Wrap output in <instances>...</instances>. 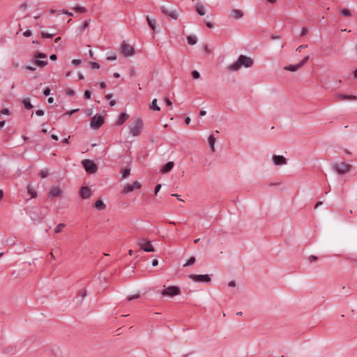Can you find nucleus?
I'll return each mask as SVG.
<instances>
[{
	"mask_svg": "<svg viewBox=\"0 0 357 357\" xmlns=\"http://www.w3.org/2000/svg\"><path fill=\"white\" fill-rule=\"evenodd\" d=\"M91 194V190L89 187L84 186L80 189V196L82 199H89Z\"/></svg>",
	"mask_w": 357,
	"mask_h": 357,
	"instance_id": "nucleus-18",
	"label": "nucleus"
},
{
	"mask_svg": "<svg viewBox=\"0 0 357 357\" xmlns=\"http://www.w3.org/2000/svg\"><path fill=\"white\" fill-rule=\"evenodd\" d=\"M161 12L167 15L172 20H177L178 15L176 10H169L165 6H161L160 7Z\"/></svg>",
	"mask_w": 357,
	"mask_h": 357,
	"instance_id": "nucleus-12",
	"label": "nucleus"
},
{
	"mask_svg": "<svg viewBox=\"0 0 357 357\" xmlns=\"http://www.w3.org/2000/svg\"><path fill=\"white\" fill-rule=\"evenodd\" d=\"M104 123V118L101 115H95L91 121V126L98 129Z\"/></svg>",
	"mask_w": 357,
	"mask_h": 357,
	"instance_id": "nucleus-10",
	"label": "nucleus"
},
{
	"mask_svg": "<svg viewBox=\"0 0 357 357\" xmlns=\"http://www.w3.org/2000/svg\"><path fill=\"white\" fill-rule=\"evenodd\" d=\"M79 110V109H75L70 111H68L66 114L67 115H72L73 114L77 112Z\"/></svg>",
	"mask_w": 357,
	"mask_h": 357,
	"instance_id": "nucleus-55",
	"label": "nucleus"
},
{
	"mask_svg": "<svg viewBox=\"0 0 357 357\" xmlns=\"http://www.w3.org/2000/svg\"><path fill=\"white\" fill-rule=\"evenodd\" d=\"M66 227V225L63 223L59 224L54 229V232L56 234L61 232L62 229Z\"/></svg>",
	"mask_w": 357,
	"mask_h": 357,
	"instance_id": "nucleus-32",
	"label": "nucleus"
},
{
	"mask_svg": "<svg viewBox=\"0 0 357 357\" xmlns=\"http://www.w3.org/2000/svg\"><path fill=\"white\" fill-rule=\"evenodd\" d=\"M73 10H75L76 12H78V13H83L86 12V8H84L83 6H75L73 8Z\"/></svg>",
	"mask_w": 357,
	"mask_h": 357,
	"instance_id": "nucleus-35",
	"label": "nucleus"
},
{
	"mask_svg": "<svg viewBox=\"0 0 357 357\" xmlns=\"http://www.w3.org/2000/svg\"><path fill=\"white\" fill-rule=\"evenodd\" d=\"M162 187V185L161 184H157L155 187V190H154V195H157L158 192L160 191V188Z\"/></svg>",
	"mask_w": 357,
	"mask_h": 357,
	"instance_id": "nucleus-44",
	"label": "nucleus"
},
{
	"mask_svg": "<svg viewBox=\"0 0 357 357\" xmlns=\"http://www.w3.org/2000/svg\"><path fill=\"white\" fill-rule=\"evenodd\" d=\"M121 173H122V178L123 179V178H127L130 175V170L128 168H125V169H122Z\"/></svg>",
	"mask_w": 357,
	"mask_h": 357,
	"instance_id": "nucleus-34",
	"label": "nucleus"
},
{
	"mask_svg": "<svg viewBox=\"0 0 357 357\" xmlns=\"http://www.w3.org/2000/svg\"><path fill=\"white\" fill-rule=\"evenodd\" d=\"M215 143V137L213 135H211L208 137V144H209V146H210V148H211V150L212 152L215 151V147H214Z\"/></svg>",
	"mask_w": 357,
	"mask_h": 357,
	"instance_id": "nucleus-25",
	"label": "nucleus"
},
{
	"mask_svg": "<svg viewBox=\"0 0 357 357\" xmlns=\"http://www.w3.org/2000/svg\"><path fill=\"white\" fill-rule=\"evenodd\" d=\"M66 93L68 96H73L75 95V91H74V90H73L71 89H68L66 90Z\"/></svg>",
	"mask_w": 357,
	"mask_h": 357,
	"instance_id": "nucleus-48",
	"label": "nucleus"
},
{
	"mask_svg": "<svg viewBox=\"0 0 357 357\" xmlns=\"http://www.w3.org/2000/svg\"><path fill=\"white\" fill-rule=\"evenodd\" d=\"M322 204H323V202L321 201L317 202L314 206V209H316L317 208H318L319 206H321Z\"/></svg>",
	"mask_w": 357,
	"mask_h": 357,
	"instance_id": "nucleus-63",
	"label": "nucleus"
},
{
	"mask_svg": "<svg viewBox=\"0 0 357 357\" xmlns=\"http://www.w3.org/2000/svg\"><path fill=\"white\" fill-rule=\"evenodd\" d=\"M24 107L26 109H31L33 108V105L31 103V100L29 98H24L22 100V101Z\"/></svg>",
	"mask_w": 357,
	"mask_h": 357,
	"instance_id": "nucleus-27",
	"label": "nucleus"
},
{
	"mask_svg": "<svg viewBox=\"0 0 357 357\" xmlns=\"http://www.w3.org/2000/svg\"><path fill=\"white\" fill-rule=\"evenodd\" d=\"M107 59L109 61H114L116 59V56L115 54H114L112 56H109L107 58Z\"/></svg>",
	"mask_w": 357,
	"mask_h": 357,
	"instance_id": "nucleus-56",
	"label": "nucleus"
},
{
	"mask_svg": "<svg viewBox=\"0 0 357 357\" xmlns=\"http://www.w3.org/2000/svg\"><path fill=\"white\" fill-rule=\"evenodd\" d=\"M51 139L55 141L59 140V137L56 135L52 134L51 135Z\"/></svg>",
	"mask_w": 357,
	"mask_h": 357,
	"instance_id": "nucleus-62",
	"label": "nucleus"
},
{
	"mask_svg": "<svg viewBox=\"0 0 357 357\" xmlns=\"http://www.w3.org/2000/svg\"><path fill=\"white\" fill-rule=\"evenodd\" d=\"M339 100H356L357 96L352 95H347L344 93H338L336 96Z\"/></svg>",
	"mask_w": 357,
	"mask_h": 357,
	"instance_id": "nucleus-19",
	"label": "nucleus"
},
{
	"mask_svg": "<svg viewBox=\"0 0 357 357\" xmlns=\"http://www.w3.org/2000/svg\"><path fill=\"white\" fill-rule=\"evenodd\" d=\"M23 68L25 69L26 70H29V71H35L36 70V67L31 66H23Z\"/></svg>",
	"mask_w": 357,
	"mask_h": 357,
	"instance_id": "nucleus-42",
	"label": "nucleus"
},
{
	"mask_svg": "<svg viewBox=\"0 0 357 357\" xmlns=\"http://www.w3.org/2000/svg\"><path fill=\"white\" fill-rule=\"evenodd\" d=\"M307 31H308V30H307V29L306 27L302 28L301 33L300 36H305V35H307Z\"/></svg>",
	"mask_w": 357,
	"mask_h": 357,
	"instance_id": "nucleus-46",
	"label": "nucleus"
},
{
	"mask_svg": "<svg viewBox=\"0 0 357 357\" xmlns=\"http://www.w3.org/2000/svg\"><path fill=\"white\" fill-rule=\"evenodd\" d=\"M87 292L84 289H82L79 290L77 293V297L75 298L76 299V303L77 305H80L82 303L83 299L86 296Z\"/></svg>",
	"mask_w": 357,
	"mask_h": 357,
	"instance_id": "nucleus-16",
	"label": "nucleus"
},
{
	"mask_svg": "<svg viewBox=\"0 0 357 357\" xmlns=\"http://www.w3.org/2000/svg\"><path fill=\"white\" fill-rule=\"evenodd\" d=\"M49 174V172L47 169H42L39 172V175L42 178H46Z\"/></svg>",
	"mask_w": 357,
	"mask_h": 357,
	"instance_id": "nucleus-38",
	"label": "nucleus"
},
{
	"mask_svg": "<svg viewBox=\"0 0 357 357\" xmlns=\"http://www.w3.org/2000/svg\"><path fill=\"white\" fill-rule=\"evenodd\" d=\"M146 21L149 27L153 31H155L156 29V20L154 19H151L149 16H146Z\"/></svg>",
	"mask_w": 357,
	"mask_h": 357,
	"instance_id": "nucleus-22",
	"label": "nucleus"
},
{
	"mask_svg": "<svg viewBox=\"0 0 357 357\" xmlns=\"http://www.w3.org/2000/svg\"><path fill=\"white\" fill-rule=\"evenodd\" d=\"M50 59L52 61H55V60H56V59H57V56H56V54H51V55H50Z\"/></svg>",
	"mask_w": 357,
	"mask_h": 357,
	"instance_id": "nucleus-59",
	"label": "nucleus"
},
{
	"mask_svg": "<svg viewBox=\"0 0 357 357\" xmlns=\"http://www.w3.org/2000/svg\"><path fill=\"white\" fill-rule=\"evenodd\" d=\"M0 113L3 114H9V110L8 109H3L1 110Z\"/></svg>",
	"mask_w": 357,
	"mask_h": 357,
	"instance_id": "nucleus-57",
	"label": "nucleus"
},
{
	"mask_svg": "<svg viewBox=\"0 0 357 357\" xmlns=\"http://www.w3.org/2000/svg\"><path fill=\"white\" fill-rule=\"evenodd\" d=\"M139 297H140L139 294H135V295H133V296H128V297L127 298V301H132V300L137 299V298H139Z\"/></svg>",
	"mask_w": 357,
	"mask_h": 357,
	"instance_id": "nucleus-41",
	"label": "nucleus"
},
{
	"mask_svg": "<svg viewBox=\"0 0 357 357\" xmlns=\"http://www.w3.org/2000/svg\"><path fill=\"white\" fill-rule=\"evenodd\" d=\"M206 25L207 27L211 28V29L213 27V24L211 22H206Z\"/></svg>",
	"mask_w": 357,
	"mask_h": 357,
	"instance_id": "nucleus-61",
	"label": "nucleus"
},
{
	"mask_svg": "<svg viewBox=\"0 0 357 357\" xmlns=\"http://www.w3.org/2000/svg\"><path fill=\"white\" fill-rule=\"evenodd\" d=\"M195 262V257H191L188 261L183 265V267L190 266Z\"/></svg>",
	"mask_w": 357,
	"mask_h": 357,
	"instance_id": "nucleus-37",
	"label": "nucleus"
},
{
	"mask_svg": "<svg viewBox=\"0 0 357 357\" xmlns=\"http://www.w3.org/2000/svg\"><path fill=\"white\" fill-rule=\"evenodd\" d=\"M82 165L84 167L86 172L93 174L97 172L98 167L96 164L89 159H84L82 161Z\"/></svg>",
	"mask_w": 357,
	"mask_h": 357,
	"instance_id": "nucleus-3",
	"label": "nucleus"
},
{
	"mask_svg": "<svg viewBox=\"0 0 357 357\" xmlns=\"http://www.w3.org/2000/svg\"><path fill=\"white\" fill-rule=\"evenodd\" d=\"M121 51L125 56H130L135 54L134 48L131 45L126 44L125 42H123L121 44Z\"/></svg>",
	"mask_w": 357,
	"mask_h": 357,
	"instance_id": "nucleus-11",
	"label": "nucleus"
},
{
	"mask_svg": "<svg viewBox=\"0 0 357 357\" xmlns=\"http://www.w3.org/2000/svg\"><path fill=\"white\" fill-rule=\"evenodd\" d=\"M34 215L35 216L31 217L32 220L40 222L47 215V211L45 208H40L38 211L34 212Z\"/></svg>",
	"mask_w": 357,
	"mask_h": 357,
	"instance_id": "nucleus-13",
	"label": "nucleus"
},
{
	"mask_svg": "<svg viewBox=\"0 0 357 357\" xmlns=\"http://www.w3.org/2000/svg\"><path fill=\"white\" fill-rule=\"evenodd\" d=\"M91 68L92 69H98V68H100V65L97 62H91Z\"/></svg>",
	"mask_w": 357,
	"mask_h": 357,
	"instance_id": "nucleus-43",
	"label": "nucleus"
},
{
	"mask_svg": "<svg viewBox=\"0 0 357 357\" xmlns=\"http://www.w3.org/2000/svg\"><path fill=\"white\" fill-rule=\"evenodd\" d=\"M143 128V121L141 119H136L133 123L130 126V133L132 136H138L140 135Z\"/></svg>",
	"mask_w": 357,
	"mask_h": 357,
	"instance_id": "nucleus-2",
	"label": "nucleus"
},
{
	"mask_svg": "<svg viewBox=\"0 0 357 357\" xmlns=\"http://www.w3.org/2000/svg\"><path fill=\"white\" fill-rule=\"evenodd\" d=\"M94 206L100 211L104 210L106 208L105 204L101 200H98L96 202Z\"/></svg>",
	"mask_w": 357,
	"mask_h": 357,
	"instance_id": "nucleus-28",
	"label": "nucleus"
},
{
	"mask_svg": "<svg viewBox=\"0 0 357 357\" xmlns=\"http://www.w3.org/2000/svg\"><path fill=\"white\" fill-rule=\"evenodd\" d=\"M306 47H307V45H301L297 47L296 51L301 52V50L306 48Z\"/></svg>",
	"mask_w": 357,
	"mask_h": 357,
	"instance_id": "nucleus-52",
	"label": "nucleus"
},
{
	"mask_svg": "<svg viewBox=\"0 0 357 357\" xmlns=\"http://www.w3.org/2000/svg\"><path fill=\"white\" fill-rule=\"evenodd\" d=\"M253 61L251 58L245 55H240L236 62L228 66L227 68L230 71H237L241 66L250 68L252 66Z\"/></svg>",
	"mask_w": 357,
	"mask_h": 357,
	"instance_id": "nucleus-1",
	"label": "nucleus"
},
{
	"mask_svg": "<svg viewBox=\"0 0 357 357\" xmlns=\"http://www.w3.org/2000/svg\"><path fill=\"white\" fill-rule=\"evenodd\" d=\"M180 293H181V291H180V288L178 287L171 286V287H169L163 289V291H162V295L172 297V296L180 294Z\"/></svg>",
	"mask_w": 357,
	"mask_h": 357,
	"instance_id": "nucleus-6",
	"label": "nucleus"
},
{
	"mask_svg": "<svg viewBox=\"0 0 357 357\" xmlns=\"http://www.w3.org/2000/svg\"><path fill=\"white\" fill-rule=\"evenodd\" d=\"M31 34H32V32L30 30H26V31H24L23 33V36L24 37H29L31 36Z\"/></svg>",
	"mask_w": 357,
	"mask_h": 357,
	"instance_id": "nucleus-50",
	"label": "nucleus"
},
{
	"mask_svg": "<svg viewBox=\"0 0 357 357\" xmlns=\"http://www.w3.org/2000/svg\"><path fill=\"white\" fill-rule=\"evenodd\" d=\"M50 89L49 87H46L43 91V94L45 96H48L50 94Z\"/></svg>",
	"mask_w": 357,
	"mask_h": 357,
	"instance_id": "nucleus-47",
	"label": "nucleus"
},
{
	"mask_svg": "<svg viewBox=\"0 0 357 357\" xmlns=\"http://www.w3.org/2000/svg\"><path fill=\"white\" fill-rule=\"evenodd\" d=\"M141 187H142V184L138 181H135L132 184L127 183L124 186V188L122 190V193L127 194L130 192L133 191L135 189H139V188H141Z\"/></svg>",
	"mask_w": 357,
	"mask_h": 357,
	"instance_id": "nucleus-14",
	"label": "nucleus"
},
{
	"mask_svg": "<svg viewBox=\"0 0 357 357\" xmlns=\"http://www.w3.org/2000/svg\"><path fill=\"white\" fill-rule=\"evenodd\" d=\"M63 195L62 190L57 185L52 186L48 193L49 198L61 197Z\"/></svg>",
	"mask_w": 357,
	"mask_h": 357,
	"instance_id": "nucleus-15",
	"label": "nucleus"
},
{
	"mask_svg": "<svg viewBox=\"0 0 357 357\" xmlns=\"http://www.w3.org/2000/svg\"><path fill=\"white\" fill-rule=\"evenodd\" d=\"M129 116L128 114H126V112H123V113H121L119 116V118L117 121V124L118 125H122L123 123H124L126 120L128 119Z\"/></svg>",
	"mask_w": 357,
	"mask_h": 357,
	"instance_id": "nucleus-24",
	"label": "nucleus"
},
{
	"mask_svg": "<svg viewBox=\"0 0 357 357\" xmlns=\"http://www.w3.org/2000/svg\"><path fill=\"white\" fill-rule=\"evenodd\" d=\"M56 35L55 33H48L45 31L41 32V36L44 38H51Z\"/></svg>",
	"mask_w": 357,
	"mask_h": 357,
	"instance_id": "nucleus-36",
	"label": "nucleus"
},
{
	"mask_svg": "<svg viewBox=\"0 0 357 357\" xmlns=\"http://www.w3.org/2000/svg\"><path fill=\"white\" fill-rule=\"evenodd\" d=\"M34 57L36 59H44L47 57V55L45 53L36 52L34 54ZM33 63L40 68H43L47 64V61L36 59Z\"/></svg>",
	"mask_w": 357,
	"mask_h": 357,
	"instance_id": "nucleus-9",
	"label": "nucleus"
},
{
	"mask_svg": "<svg viewBox=\"0 0 357 357\" xmlns=\"http://www.w3.org/2000/svg\"><path fill=\"white\" fill-rule=\"evenodd\" d=\"M82 63V61L80 59H73L72 61V63L75 66H79Z\"/></svg>",
	"mask_w": 357,
	"mask_h": 357,
	"instance_id": "nucleus-49",
	"label": "nucleus"
},
{
	"mask_svg": "<svg viewBox=\"0 0 357 357\" xmlns=\"http://www.w3.org/2000/svg\"><path fill=\"white\" fill-rule=\"evenodd\" d=\"M91 20L90 19H88V20H86L79 26V29L81 31H84L85 29H86L89 25V22H90Z\"/></svg>",
	"mask_w": 357,
	"mask_h": 357,
	"instance_id": "nucleus-33",
	"label": "nucleus"
},
{
	"mask_svg": "<svg viewBox=\"0 0 357 357\" xmlns=\"http://www.w3.org/2000/svg\"><path fill=\"white\" fill-rule=\"evenodd\" d=\"M187 41L189 45H193L197 43V38L195 36H189L187 37Z\"/></svg>",
	"mask_w": 357,
	"mask_h": 357,
	"instance_id": "nucleus-30",
	"label": "nucleus"
},
{
	"mask_svg": "<svg viewBox=\"0 0 357 357\" xmlns=\"http://www.w3.org/2000/svg\"><path fill=\"white\" fill-rule=\"evenodd\" d=\"M137 244L140 249L146 252H152L155 251L154 248L151 245V241H146L144 238H139Z\"/></svg>",
	"mask_w": 357,
	"mask_h": 357,
	"instance_id": "nucleus-4",
	"label": "nucleus"
},
{
	"mask_svg": "<svg viewBox=\"0 0 357 357\" xmlns=\"http://www.w3.org/2000/svg\"><path fill=\"white\" fill-rule=\"evenodd\" d=\"M60 13H63V14L67 15L68 16H73V13L71 12H69L68 10H61L59 11V14H60Z\"/></svg>",
	"mask_w": 357,
	"mask_h": 357,
	"instance_id": "nucleus-45",
	"label": "nucleus"
},
{
	"mask_svg": "<svg viewBox=\"0 0 357 357\" xmlns=\"http://www.w3.org/2000/svg\"><path fill=\"white\" fill-rule=\"evenodd\" d=\"M165 102L166 103L167 106H171L172 105L171 100L167 98H165Z\"/></svg>",
	"mask_w": 357,
	"mask_h": 357,
	"instance_id": "nucleus-54",
	"label": "nucleus"
},
{
	"mask_svg": "<svg viewBox=\"0 0 357 357\" xmlns=\"http://www.w3.org/2000/svg\"><path fill=\"white\" fill-rule=\"evenodd\" d=\"M309 56H306L298 63L296 65H289L288 66L284 67V69L291 72H295L300 68H301L303 65H305L309 60Z\"/></svg>",
	"mask_w": 357,
	"mask_h": 357,
	"instance_id": "nucleus-8",
	"label": "nucleus"
},
{
	"mask_svg": "<svg viewBox=\"0 0 357 357\" xmlns=\"http://www.w3.org/2000/svg\"><path fill=\"white\" fill-rule=\"evenodd\" d=\"M192 76L193 79H197L200 77V74L197 70H195L192 72Z\"/></svg>",
	"mask_w": 357,
	"mask_h": 357,
	"instance_id": "nucleus-39",
	"label": "nucleus"
},
{
	"mask_svg": "<svg viewBox=\"0 0 357 357\" xmlns=\"http://www.w3.org/2000/svg\"><path fill=\"white\" fill-rule=\"evenodd\" d=\"M27 192L31 195V198H35L37 197V192L34 188L29 184L27 186Z\"/></svg>",
	"mask_w": 357,
	"mask_h": 357,
	"instance_id": "nucleus-26",
	"label": "nucleus"
},
{
	"mask_svg": "<svg viewBox=\"0 0 357 357\" xmlns=\"http://www.w3.org/2000/svg\"><path fill=\"white\" fill-rule=\"evenodd\" d=\"M228 286L230 287H234L236 286V282L234 281H230L228 283Z\"/></svg>",
	"mask_w": 357,
	"mask_h": 357,
	"instance_id": "nucleus-60",
	"label": "nucleus"
},
{
	"mask_svg": "<svg viewBox=\"0 0 357 357\" xmlns=\"http://www.w3.org/2000/svg\"><path fill=\"white\" fill-rule=\"evenodd\" d=\"M231 15H232L233 18L238 20V19L241 18L243 16V13L241 10L233 9L231 10Z\"/></svg>",
	"mask_w": 357,
	"mask_h": 357,
	"instance_id": "nucleus-21",
	"label": "nucleus"
},
{
	"mask_svg": "<svg viewBox=\"0 0 357 357\" xmlns=\"http://www.w3.org/2000/svg\"><path fill=\"white\" fill-rule=\"evenodd\" d=\"M273 162L275 165H282L287 164V159L283 155H274Z\"/></svg>",
	"mask_w": 357,
	"mask_h": 357,
	"instance_id": "nucleus-17",
	"label": "nucleus"
},
{
	"mask_svg": "<svg viewBox=\"0 0 357 357\" xmlns=\"http://www.w3.org/2000/svg\"><path fill=\"white\" fill-rule=\"evenodd\" d=\"M351 165L344 162H337L333 165L334 170L338 174H343L349 172Z\"/></svg>",
	"mask_w": 357,
	"mask_h": 357,
	"instance_id": "nucleus-5",
	"label": "nucleus"
},
{
	"mask_svg": "<svg viewBox=\"0 0 357 357\" xmlns=\"http://www.w3.org/2000/svg\"><path fill=\"white\" fill-rule=\"evenodd\" d=\"M85 99H90L91 97V92L89 90H86L84 94Z\"/></svg>",
	"mask_w": 357,
	"mask_h": 357,
	"instance_id": "nucleus-40",
	"label": "nucleus"
},
{
	"mask_svg": "<svg viewBox=\"0 0 357 357\" xmlns=\"http://www.w3.org/2000/svg\"><path fill=\"white\" fill-rule=\"evenodd\" d=\"M189 278L192 279L193 281L197 282H206L208 283L211 282V277L209 275H195V274H190L189 275Z\"/></svg>",
	"mask_w": 357,
	"mask_h": 357,
	"instance_id": "nucleus-7",
	"label": "nucleus"
},
{
	"mask_svg": "<svg viewBox=\"0 0 357 357\" xmlns=\"http://www.w3.org/2000/svg\"><path fill=\"white\" fill-rule=\"evenodd\" d=\"M36 114L39 116H43L44 114V111L42 109H38L36 111Z\"/></svg>",
	"mask_w": 357,
	"mask_h": 357,
	"instance_id": "nucleus-53",
	"label": "nucleus"
},
{
	"mask_svg": "<svg viewBox=\"0 0 357 357\" xmlns=\"http://www.w3.org/2000/svg\"><path fill=\"white\" fill-rule=\"evenodd\" d=\"M150 109L153 111H159L160 108L157 105V99L154 98L151 105H150Z\"/></svg>",
	"mask_w": 357,
	"mask_h": 357,
	"instance_id": "nucleus-29",
	"label": "nucleus"
},
{
	"mask_svg": "<svg viewBox=\"0 0 357 357\" xmlns=\"http://www.w3.org/2000/svg\"><path fill=\"white\" fill-rule=\"evenodd\" d=\"M354 78L357 79V68L354 71Z\"/></svg>",
	"mask_w": 357,
	"mask_h": 357,
	"instance_id": "nucleus-64",
	"label": "nucleus"
},
{
	"mask_svg": "<svg viewBox=\"0 0 357 357\" xmlns=\"http://www.w3.org/2000/svg\"><path fill=\"white\" fill-rule=\"evenodd\" d=\"M195 10L200 16H203L206 13L204 7L199 3L195 5Z\"/></svg>",
	"mask_w": 357,
	"mask_h": 357,
	"instance_id": "nucleus-23",
	"label": "nucleus"
},
{
	"mask_svg": "<svg viewBox=\"0 0 357 357\" xmlns=\"http://www.w3.org/2000/svg\"><path fill=\"white\" fill-rule=\"evenodd\" d=\"M308 260H309V261H310V262H311V263H312V262H313V261H314L317 260V257L314 256V255H311V256H310V257H308Z\"/></svg>",
	"mask_w": 357,
	"mask_h": 357,
	"instance_id": "nucleus-51",
	"label": "nucleus"
},
{
	"mask_svg": "<svg viewBox=\"0 0 357 357\" xmlns=\"http://www.w3.org/2000/svg\"><path fill=\"white\" fill-rule=\"evenodd\" d=\"M174 166V162L172 161H169L168 162H167L162 167V169H160V172L162 173H167L169 172H170L173 167Z\"/></svg>",
	"mask_w": 357,
	"mask_h": 357,
	"instance_id": "nucleus-20",
	"label": "nucleus"
},
{
	"mask_svg": "<svg viewBox=\"0 0 357 357\" xmlns=\"http://www.w3.org/2000/svg\"><path fill=\"white\" fill-rule=\"evenodd\" d=\"M340 13L342 15H343L344 17H349L351 15V12L349 9H347V8L341 9Z\"/></svg>",
	"mask_w": 357,
	"mask_h": 357,
	"instance_id": "nucleus-31",
	"label": "nucleus"
},
{
	"mask_svg": "<svg viewBox=\"0 0 357 357\" xmlns=\"http://www.w3.org/2000/svg\"><path fill=\"white\" fill-rule=\"evenodd\" d=\"M204 50L207 54H210L211 52V50L208 48L207 45L204 46Z\"/></svg>",
	"mask_w": 357,
	"mask_h": 357,
	"instance_id": "nucleus-58",
	"label": "nucleus"
}]
</instances>
